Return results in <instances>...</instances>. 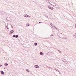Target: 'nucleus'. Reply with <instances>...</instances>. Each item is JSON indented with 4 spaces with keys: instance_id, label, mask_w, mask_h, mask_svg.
Wrapping results in <instances>:
<instances>
[{
    "instance_id": "1",
    "label": "nucleus",
    "mask_w": 76,
    "mask_h": 76,
    "mask_svg": "<svg viewBox=\"0 0 76 76\" xmlns=\"http://www.w3.org/2000/svg\"><path fill=\"white\" fill-rule=\"evenodd\" d=\"M60 36L59 37L61 38H62L63 37H64V34H63L61 33H60Z\"/></svg>"
},
{
    "instance_id": "2",
    "label": "nucleus",
    "mask_w": 76,
    "mask_h": 76,
    "mask_svg": "<svg viewBox=\"0 0 76 76\" xmlns=\"http://www.w3.org/2000/svg\"><path fill=\"white\" fill-rule=\"evenodd\" d=\"M34 67H35V68H39V66L38 65H36L34 66Z\"/></svg>"
},
{
    "instance_id": "3",
    "label": "nucleus",
    "mask_w": 76,
    "mask_h": 76,
    "mask_svg": "<svg viewBox=\"0 0 76 76\" xmlns=\"http://www.w3.org/2000/svg\"><path fill=\"white\" fill-rule=\"evenodd\" d=\"M47 55H49V54H54V53H53V52H48L47 53Z\"/></svg>"
},
{
    "instance_id": "4",
    "label": "nucleus",
    "mask_w": 76,
    "mask_h": 76,
    "mask_svg": "<svg viewBox=\"0 0 76 76\" xmlns=\"http://www.w3.org/2000/svg\"><path fill=\"white\" fill-rule=\"evenodd\" d=\"M14 32V31L13 30H11L10 31V34H13Z\"/></svg>"
},
{
    "instance_id": "5",
    "label": "nucleus",
    "mask_w": 76,
    "mask_h": 76,
    "mask_svg": "<svg viewBox=\"0 0 76 76\" xmlns=\"http://www.w3.org/2000/svg\"><path fill=\"white\" fill-rule=\"evenodd\" d=\"M1 72L2 75H4V72H3V71H1Z\"/></svg>"
},
{
    "instance_id": "6",
    "label": "nucleus",
    "mask_w": 76,
    "mask_h": 76,
    "mask_svg": "<svg viewBox=\"0 0 76 76\" xmlns=\"http://www.w3.org/2000/svg\"><path fill=\"white\" fill-rule=\"evenodd\" d=\"M40 55H42V56H43V55L44 54V53H43V52H41L40 53Z\"/></svg>"
},
{
    "instance_id": "7",
    "label": "nucleus",
    "mask_w": 76,
    "mask_h": 76,
    "mask_svg": "<svg viewBox=\"0 0 76 76\" xmlns=\"http://www.w3.org/2000/svg\"><path fill=\"white\" fill-rule=\"evenodd\" d=\"M49 8L50 9H51V10H54V8H51V7H49Z\"/></svg>"
},
{
    "instance_id": "8",
    "label": "nucleus",
    "mask_w": 76,
    "mask_h": 76,
    "mask_svg": "<svg viewBox=\"0 0 76 76\" xmlns=\"http://www.w3.org/2000/svg\"><path fill=\"white\" fill-rule=\"evenodd\" d=\"M64 63H66V64H68V62H67V61H66V60H65V62H64Z\"/></svg>"
},
{
    "instance_id": "9",
    "label": "nucleus",
    "mask_w": 76,
    "mask_h": 76,
    "mask_svg": "<svg viewBox=\"0 0 76 76\" xmlns=\"http://www.w3.org/2000/svg\"><path fill=\"white\" fill-rule=\"evenodd\" d=\"M62 60L64 62L65 61H66V59H62Z\"/></svg>"
},
{
    "instance_id": "10",
    "label": "nucleus",
    "mask_w": 76,
    "mask_h": 76,
    "mask_svg": "<svg viewBox=\"0 0 76 76\" xmlns=\"http://www.w3.org/2000/svg\"><path fill=\"white\" fill-rule=\"evenodd\" d=\"M4 64V65H5V66H7V65H8V64L6 63Z\"/></svg>"
},
{
    "instance_id": "11",
    "label": "nucleus",
    "mask_w": 76,
    "mask_h": 76,
    "mask_svg": "<svg viewBox=\"0 0 76 76\" xmlns=\"http://www.w3.org/2000/svg\"><path fill=\"white\" fill-rule=\"evenodd\" d=\"M6 28L7 29H9V27H8V24H7L6 26Z\"/></svg>"
},
{
    "instance_id": "12",
    "label": "nucleus",
    "mask_w": 76,
    "mask_h": 76,
    "mask_svg": "<svg viewBox=\"0 0 76 76\" xmlns=\"http://www.w3.org/2000/svg\"><path fill=\"white\" fill-rule=\"evenodd\" d=\"M34 45H35V46H36L37 45V43H35L34 44Z\"/></svg>"
},
{
    "instance_id": "13",
    "label": "nucleus",
    "mask_w": 76,
    "mask_h": 76,
    "mask_svg": "<svg viewBox=\"0 0 76 76\" xmlns=\"http://www.w3.org/2000/svg\"><path fill=\"white\" fill-rule=\"evenodd\" d=\"M19 37V35H16L15 36V38H18Z\"/></svg>"
},
{
    "instance_id": "14",
    "label": "nucleus",
    "mask_w": 76,
    "mask_h": 76,
    "mask_svg": "<svg viewBox=\"0 0 76 76\" xmlns=\"http://www.w3.org/2000/svg\"><path fill=\"white\" fill-rule=\"evenodd\" d=\"M29 26V24H26V26Z\"/></svg>"
},
{
    "instance_id": "15",
    "label": "nucleus",
    "mask_w": 76,
    "mask_h": 76,
    "mask_svg": "<svg viewBox=\"0 0 76 76\" xmlns=\"http://www.w3.org/2000/svg\"><path fill=\"white\" fill-rule=\"evenodd\" d=\"M50 25H51V26H54V27H55V26H54V25H53V24L52 23H51L50 24Z\"/></svg>"
},
{
    "instance_id": "16",
    "label": "nucleus",
    "mask_w": 76,
    "mask_h": 76,
    "mask_svg": "<svg viewBox=\"0 0 76 76\" xmlns=\"http://www.w3.org/2000/svg\"><path fill=\"white\" fill-rule=\"evenodd\" d=\"M56 71H58V72H59V74H60V71L58 69H57L56 70Z\"/></svg>"
},
{
    "instance_id": "17",
    "label": "nucleus",
    "mask_w": 76,
    "mask_h": 76,
    "mask_svg": "<svg viewBox=\"0 0 76 76\" xmlns=\"http://www.w3.org/2000/svg\"><path fill=\"white\" fill-rule=\"evenodd\" d=\"M24 16L25 17H27V16H28V15H24Z\"/></svg>"
},
{
    "instance_id": "18",
    "label": "nucleus",
    "mask_w": 76,
    "mask_h": 76,
    "mask_svg": "<svg viewBox=\"0 0 76 76\" xmlns=\"http://www.w3.org/2000/svg\"><path fill=\"white\" fill-rule=\"evenodd\" d=\"M15 36H16V35H14L13 36V37H15Z\"/></svg>"
},
{
    "instance_id": "19",
    "label": "nucleus",
    "mask_w": 76,
    "mask_h": 76,
    "mask_svg": "<svg viewBox=\"0 0 76 76\" xmlns=\"http://www.w3.org/2000/svg\"><path fill=\"white\" fill-rule=\"evenodd\" d=\"M46 67H47L48 68H50V66H46Z\"/></svg>"
},
{
    "instance_id": "20",
    "label": "nucleus",
    "mask_w": 76,
    "mask_h": 76,
    "mask_svg": "<svg viewBox=\"0 0 76 76\" xmlns=\"http://www.w3.org/2000/svg\"><path fill=\"white\" fill-rule=\"evenodd\" d=\"M11 26L12 28H13V25H12Z\"/></svg>"
},
{
    "instance_id": "21",
    "label": "nucleus",
    "mask_w": 76,
    "mask_h": 76,
    "mask_svg": "<svg viewBox=\"0 0 76 76\" xmlns=\"http://www.w3.org/2000/svg\"><path fill=\"white\" fill-rule=\"evenodd\" d=\"M7 20V21H11V20Z\"/></svg>"
},
{
    "instance_id": "22",
    "label": "nucleus",
    "mask_w": 76,
    "mask_h": 76,
    "mask_svg": "<svg viewBox=\"0 0 76 76\" xmlns=\"http://www.w3.org/2000/svg\"><path fill=\"white\" fill-rule=\"evenodd\" d=\"M2 66H2V65H1L0 64V67H2Z\"/></svg>"
},
{
    "instance_id": "23",
    "label": "nucleus",
    "mask_w": 76,
    "mask_h": 76,
    "mask_svg": "<svg viewBox=\"0 0 76 76\" xmlns=\"http://www.w3.org/2000/svg\"><path fill=\"white\" fill-rule=\"evenodd\" d=\"M55 28H56V29H57L58 30V31H59V29H58L57 28V27H55Z\"/></svg>"
},
{
    "instance_id": "24",
    "label": "nucleus",
    "mask_w": 76,
    "mask_h": 76,
    "mask_svg": "<svg viewBox=\"0 0 76 76\" xmlns=\"http://www.w3.org/2000/svg\"><path fill=\"white\" fill-rule=\"evenodd\" d=\"M28 70V69H27V70H26V71H27V72H29V71Z\"/></svg>"
},
{
    "instance_id": "25",
    "label": "nucleus",
    "mask_w": 76,
    "mask_h": 76,
    "mask_svg": "<svg viewBox=\"0 0 76 76\" xmlns=\"http://www.w3.org/2000/svg\"><path fill=\"white\" fill-rule=\"evenodd\" d=\"M51 36L52 37H53V36H54V35L52 34V35H51Z\"/></svg>"
},
{
    "instance_id": "26",
    "label": "nucleus",
    "mask_w": 76,
    "mask_h": 76,
    "mask_svg": "<svg viewBox=\"0 0 76 76\" xmlns=\"http://www.w3.org/2000/svg\"><path fill=\"white\" fill-rule=\"evenodd\" d=\"M42 23V22H39L38 23Z\"/></svg>"
},
{
    "instance_id": "27",
    "label": "nucleus",
    "mask_w": 76,
    "mask_h": 76,
    "mask_svg": "<svg viewBox=\"0 0 76 76\" xmlns=\"http://www.w3.org/2000/svg\"><path fill=\"white\" fill-rule=\"evenodd\" d=\"M75 27L76 28V24L75 25Z\"/></svg>"
},
{
    "instance_id": "28",
    "label": "nucleus",
    "mask_w": 76,
    "mask_h": 76,
    "mask_svg": "<svg viewBox=\"0 0 76 76\" xmlns=\"http://www.w3.org/2000/svg\"><path fill=\"white\" fill-rule=\"evenodd\" d=\"M58 50L60 52V51L59 50Z\"/></svg>"
},
{
    "instance_id": "29",
    "label": "nucleus",
    "mask_w": 76,
    "mask_h": 76,
    "mask_svg": "<svg viewBox=\"0 0 76 76\" xmlns=\"http://www.w3.org/2000/svg\"><path fill=\"white\" fill-rule=\"evenodd\" d=\"M49 68H50V69H52V68H51V67H49Z\"/></svg>"
},
{
    "instance_id": "30",
    "label": "nucleus",
    "mask_w": 76,
    "mask_h": 76,
    "mask_svg": "<svg viewBox=\"0 0 76 76\" xmlns=\"http://www.w3.org/2000/svg\"><path fill=\"white\" fill-rule=\"evenodd\" d=\"M54 70H56V69L55 68V69H54Z\"/></svg>"
},
{
    "instance_id": "31",
    "label": "nucleus",
    "mask_w": 76,
    "mask_h": 76,
    "mask_svg": "<svg viewBox=\"0 0 76 76\" xmlns=\"http://www.w3.org/2000/svg\"><path fill=\"white\" fill-rule=\"evenodd\" d=\"M4 69H6V68H5V67L4 68Z\"/></svg>"
}]
</instances>
